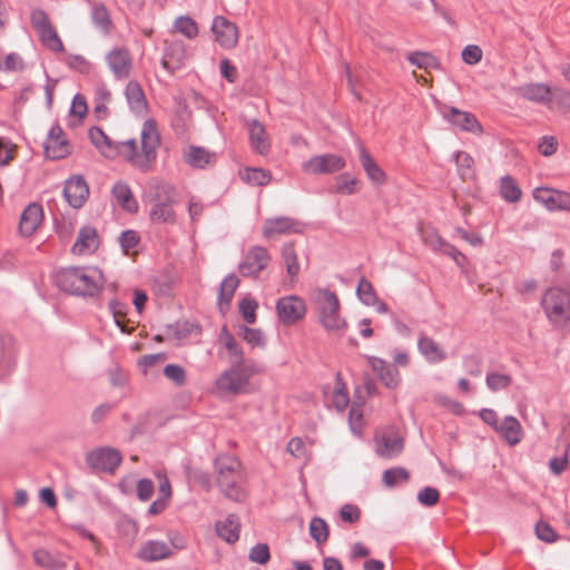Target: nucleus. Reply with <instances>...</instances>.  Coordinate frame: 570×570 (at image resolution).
Listing matches in <instances>:
<instances>
[{
  "mask_svg": "<svg viewBox=\"0 0 570 570\" xmlns=\"http://www.w3.org/2000/svg\"><path fill=\"white\" fill-rule=\"evenodd\" d=\"M166 333L176 340H184L194 334L199 335L202 333V327L196 322L179 320L176 323L168 325Z\"/></svg>",
  "mask_w": 570,
  "mask_h": 570,
  "instance_id": "obj_33",
  "label": "nucleus"
},
{
  "mask_svg": "<svg viewBox=\"0 0 570 570\" xmlns=\"http://www.w3.org/2000/svg\"><path fill=\"white\" fill-rule=\"evenodd\" d=\"M269 559V548L266 543H257L249 551V560L258 564H266Z\"/></svg>",
  "mask_w": 570,
  "mask_h": 570,
  "instance_id": "obj_52",
  "label": "nucleus"
},
{
  "mask_svg": "<svg viewBox=\"0 0 570 570\" xmlns=\"http://www.w3.org/2000/svg\"><path fill=\"white\" fill-rule=\"evenodd\" d=\"M407 60L416 66L417 68L429 70L439 68V62L436 58L430 53L424 51L412 52L407 56Z\"/></svg>",
  "mask_w": 570,
  "mask_h": 570,
  "instance_id": "obj_43",
  "label": "nucleus"
},
{
  "mask_svg": "<svg viewBox=\"0 0 570 570\" xmlns=\"http://www.w3.org/2000/svg\"><path fill=\"white\" fill-rule=\"evenodd\" d=\"M240 523L236 514H228L224 521L216 523V533L228 543L239 539Z\"/></svg>",
  "mask_w": 570,
  "mask_h": 570,
  "instance_id": "obj_30",
  "label": "nucleus"
},
{
  "mask_svg": "<svg viewBox=\"0 0 570 570\" xmlns=\"http://www.w3.org/2000/svg\"><path fill=\"white\" fill-rule=\"evenodd\" d=\"M485 383L491 391L497 392L509 387L512 377L508 374L492 372L487 374Z\"/></svg>",
  "mask_w": 570,
  "mask_h": 570,
  "instance_id": "obj_49",
  "label": "nucleus"
},
{
  "mask_svg": "<svg viewBox=\"0 0 570 570\" xmlns=\"http://www.w3.org/2000/svg\"><path fill=\"white\" fill-rule=\"evenodd\" d=\"M33 559L38 566L50 570H62L66 568V563L62 560L45 549H37L33 552Z\"/></svg>",
  "mask_w": 570,
  "mask_h": 570,
  "instance_id": "obj_39",
  "label": "nucleus"
},
{
  "mask_svg": "<svg viewBox=\"0 0 570 570\" xmlns=\"http://www.w3.org/2000/svg\"><path fill=\"white\" fill-rule=\"evenodd\" d=\"M125 96L128 106L132 112L139 116H144L148 110V104L145 92L136 80H130L125 89Z\"/></svg>",
  "mask_w": 570,
  "mask_h": 570,
  "instance_id": "obj_23",
  "label": "nucleus"
},
{
  "mask_svg": "<svg viewBox=\"0 0 570 570\" xmlns=\"http://www.w3.org/2000/svg\"><path fill=\"white\" fill-rule=\"evenodd\" d=\"M258 308V304L255 299L244 298L239 303V312L244 318V321L248 324H254L256 322V309Z\"/></svg>",
  "mask_w": 570,
  "mask_h": 570,
  "instance_id": "obj_51",
  "label": "nucleus"
},
{
  "mask_svg": "<svg viewBox=\"0 0 570 570\" xmlns=\"http://www.w3.org/2000/svg\"><path fill=\"white\" fill-rule=\"evenodd\" d=\"M410 480V472L402 466L387 469L383 472L382 482L387 488H394L400 483H406Z\"/></svg>",
  "mask_w": 570,
  "mask_h": 570,
  "instance_id": "obj_41",
  "label": "nucleus"
},
{
  "mask_svg": "<svg viewBox=\"0 0 570 570\" xmlns=\"http://www.w3.org/2000/svg\"><path fill=\"white\" fill-rule=\"evenodd\" d=\"M417 348L430 363H440L446 358V353L440 344L424 334L419 337Z\"/></svg>",
  "mask_w": 570,
  "mask_h": 570,
  "instance_id": "obj_27",
  "label": "nucleus"
},
{
  "mask_svg": "<svg viewBox=\"0 0 570 570\" xmlns=\"http://www.w3.org/2000/svg\"><path fill=\"white\" fill-rule=\"evenodd\" d=\"M356 293L363 304L374 307L379 313L387 312L386 304L380 299L374 287H356Z\"/></svg>",
  "mask_w": 570,
  "mask_h": 570,
  "instance_id": "obj_38",
  "label": "nucleus"
},
{
  "mask_svg": "<svg viewBox=\"0 0 570 570\" xmlns=\"http://www.w3.org/2000/svg\"><path fill=\"white\" fill-rule=\"evenodd\" d=\"M30 21L37 32L51 23L48 14L42 9L32 10Z\"/></svg>",
  "mask_w": 570,
  "mask_h": 570,
  "instance_id": "obj_59",
  "label": "nucleus"
},
{
  "mask_svg": "<svg viewBox=\"0 0 570 570\" xmlns=\"http://www.w3.org/2000/svg\"><path fill=\"white\" fill-rule=\"evenodd\" d=\"M541 304L554 325L566 326L570 323V287H548Z\"/></svg>",
  "mask_w": 570,
  "mask_h": 570,
  "instance_id": "obj_5",
  "label": "nucleus"
},
{
  "mask_svg": "<svg viewBox=\"0 0 570 570\" xmlns=\"http://www.w3.org/2000/svg\"><path fill=\"white\" fill-rule=\"evenodd\" d=\"M462 59L468 65H476L482 59V49L476 45H469L462 50Z\"/></svg>",
  "mask_w": 570,
  "mask_h": 570,
  "instance_id": "obj_57",
  "label": "nucleus"
},
{
  "mask_svg": "<svg viewBox=\"0 0 570 570\" xmlns=\"http://www.w3.org/2000/svg\"><path fill=\"white\" fill-rule=\"evenodd\" d=\"M147 195L151 205L149 218L153 224H175L176 213L174 205L176 204V189L174 186L161 180H153L149 185Z\"/></svg>",
  "mask_w": 570,
  "mask_h": 570,
  "instance_id": "obj_3",
  "label": "nucleus"
},
{
  "mask_svg": "<svg viewBox=\"0 0 570 570\" xmlns=\"http://www.w3.org/2000/svg\"><path fill=\"white\" fill-rule=\"evenodd\" d=\"M309 534L318 544L325 543L328 539V525L325 520L314 517L309 522Z\"/></svg>",
  "mask_w": 570,
  "mask_h": 570,
  "instance_id": "obj_45",
  "label": "nucleus"
},
{
  "mask_svg": "<svg viewBox=\"0 0 570 570\" xmlns=\"http://www.w3.org/2000/svg\"><path fill=\"white\" fill-rule=\"evenodd\" d=\"M43 217L42 207L37 203L29 204L21 214L19 230L23 236L32 235Z\"/></svg>",
  "mask_w": 570,
  "mask_h": 570,
  "instance_id": "obj_21",
  "label": "nucleus"
},
{
  "mask_svg": "<svg viewBox=\"0 0 570 570\" xmlns=\"http://www.w3.org/2000/svg\"><path fill=\"white\" fill-rule=\"evenodd\" d=\"M184 57L185 53L181 43H173L166 48L161 65L166 70L173 72L180 67Z\"/></svg>",
  "mask_w": 570,
  "mask_h": 570,
  "instance_id": "obj_36",
  "label": "nucleus"
},
{
  "mask_svg": "<svg viewBox=\"0 0 570 570\" xmlns=\"http://www.w3.org/2000/svg\"><path fill=\"white\" fill-rule=\"evenodd\" d=\"M455 164L462 179H469L473 177L474 160L468 153L458 151L455 154Z\"/></svg>",
  "mask_w": 570,
  "mask_h": 570,
  "instance_id": "obj_47",
  "label": "nucleus"
},
{
  "mask_svg": "<svg viewBox=\"0 0 570 570\" xmlns=\"http://www.w3.org/2000/svg\"><path fill=\"white\" fill-rule=\"evenodd\" d=\"M40 42L53 52L63 51V43L59 38L52 23L39 30L38 32Z\"/></svg>",
  "mask_w": 570,
  "mask_h": 570,
  "instance_id": "obj_37",
  "label": "nucleus"
},
{
  "mask_svg": "<svg viewBox=\"0 0 570 570\" xmlns=\"http://www.w3.org/2000/svg\"><path fill=\"white\" fill-rule=\"evenodd\" d=\"M342 521L347 523H356L361 518V510L354 504H344L340 510Z\"/></svg>",
  "mask_w": 570,
  "mask_h": 570,
  "instance_id": "obj_58",
  "label": "nucleus"
},
{
  "mask_svg": "<svg viewBox=\"0 0 570 570\" xmlns=\"http://www.w3.org/2000/svg\"><path fill=\"white\" fill-rule=\"evenodd\" d=\"M370 365L387 389H395L400 384L401 376L395 365L379 357H370Z\"/></svg>",
  "mask_w": 570,
  "mask_h": 570,
  "instance_id": "obj_20",
  "label": "nucleus"
},
{
  "mask_svg": "<svg viewBox=\"0 0 570 570\" xmlns=\"http://www.w3.org/2000/svg\"><path fill=\"white\" fill-rule=\"evenodd\" d=\"M358 183L356 178L347 179L346 175H341L336 178V193L353 195L356 193Z\"/></svg>",
  "mask_w": 570,
  "mask_h": 570,
  "instance_id": "obj_53",
  "label": "nucleus"
},
{
  "mask_svg": "<svg viewBox=\"0 0 570 570\" xmlns=\"http://www.w3.org/2000/svg\"><path fill=\"white\" fill-rule=\"evenodd\" d=\"M45 155L50 159H61L69 154V146L67 139H46Z\"/></svg>",
  "mask_w": 570,
  "mask_h": 570,
  "instance_id": "obj_40",
  "label": "nucleus"
},
{
  "mask_svg": "<svg viewBox=\"0 0 570 570\" xmlns=\"http://www.w3.org/2000/svg\"><path fill=\"white\" fill-rule=\"evenodd\" d=\"M88 195L89 188L82 177H71L66 181L63 196L71 207L80 208L87 200Z\"/></svg>",
  "mask_w": 570,
  "mask_h": 570,
  "instance_id": "obj_18",
  "label": "nucleus"
},
{
  "mask_svg": "<svg viewBox=\"0 0 570 570\" xmlns=\"http://www.w3.org/2000/svg\"><path fill=\"white\" fill-rule=\"evenodd\" d=\"M98 245L97 230L94 227L86 226L79 230L77 240L72 246V253L78 255L92 253L98 248Z\"/></svg>",
  "mask_w": 570,
  "mask_h": 570,
  "instance_id": "obj_25",
  "label": "nucleus"
},
{
  "mask_svg": "<svg viewBox=\"0 0 570 570\" xmlns=\"http://www.w3.org/2000/svg\"><path fill=\"white\" fill-rule=\"evenodd\" d=\"M247 383L248 375L237 366L224 371L215 381L216 389L227 394H238Z\"/></svg>",
  "mask_w": 570,
  "mask_h": 570,
  "instance_id": "obj_10",
  "label": "nucleus"
},
{
  "mask_svg": "<svg viewBox=\"0 0 570 570\" xmlns=\"http://www.w3.org/2000/svg\"><path fill=\"white\" fill-rule=\"evenodd\" d=\"M249 140L253 149L259 155H266L269 151L271 144L267 132L258 120H253L249 124Z\"/></svg>",
  "mask_w": 570,
  "mask_h": 570,
  "instance_id": "obj_29",
  "label": "nucleus"
},
{
  "mask_svg": "<svg viewBox=\"0 0 570 570\" xmlns=\"http://www.w3.org/2000/svg\"><path fill=\"white\" fill-rule=\"evenodd\" d=\"M87 111L88 107L85 97L76 95L71 104L70 114L81 119L87 115Z\"/></svg>",
  "mask_w": 570,
  "mask_h": 570,
  "instance_id": "obj_63",
  "label": "nucleus"
},
{
  "mask_svg": "<svg viewBox=\"0 0 570 570\" xmlns=\"http://www.w3.org/2000/svg\"><path fill=\"white\" fill-rule=\"evenodd\" d=\"M216 484L229 500L243 502L247 497L246 476L242 463L233 455L223 454L215 460Z\"/></svg>",
  "mask_w": 570,
  "mask_h": 570,
  "instance_id": "obj_2",
  "label": "nucleus"
},
{
  "mask_svg": "<svg viewBox=\"0 0 570 570\" xmlns=\"http://www.w3.org/2000/svg\"><path fill=\"white\" fill-rule=\"evenodd\" d=\"M500 189L502 197L510 203H515L521 197V189L511 176L501 178Z\"/></svg>",
  "mask_w": 570,
  "mask_h": 570,
  "instance_id": "obj_44",
  "label": "nucleus"
},
{
  "mask_svg": "<svg viewBox=\"0 0 570 570\" xmlns=\"http://www.w3.org/2000/svg\"><path fill=\"white\" fill-rule=\"evenodd\" d=\"M287 451L295 458L302 459L306 455L305 443L299 438H293L287 443Z\"/></svg>",
  "mask_w": 570,
  "mask_h": 570,
  "instance_id": "obj_64",
  "label": "nucleus"
},
{
  "mask_svg": "<svg viewBox=\"0 0 570 570\" xmlns=\"http://www.w3.org/2000/svg\"><path fill=\"white\" fill-rule=\"evenodd\" d=\"M317 321L327 332H340L346 328L347 322L341 314L337 295L328 288H320L314 297Z\"/></svg>",
  "mask_w": 570,
  "mask_h": 570,
  "instance_id": "obj_4",
  "label": "nucleus"
},
{
  "mask_svg": "<svg viewBox=\"0 0 570 570\" xmlns=\"http://www.w3.org/2000/svg\"><path fill=\"white\" fill-rule=\"evenodd\" d=\"M332 403L337 411H344L350 403L347 390L340 374L336 375L335 387L332 395Z\"/></svg>",
  "mask_w": 570,
  "mask_h": 570,
  "instance_id": "obj_42",
  "label": "nucleus"
},
{
  "mask_svg": "<svg viewBox=\"0 0 570 570\" xmlns=\"http://www.w3.org/2000/svg\"><path fill=\"white\" fill-rule=\"evenodd\" d=\"M242 337L253 346H263L265 342L264 334L259 328L242 326Z\"/></svg>",
  "mask_w": 570,
  "mask_h": 570,
  "instance_id": "obj_55",
  "label": "nucleus"
},
{
  "mask_svg": "<svg viewBox=\"0 0 570 570\" xmlns=\"http://www.w3.org/2000/svg\"><path fill=\"white\" fill-rule=\"evenodd\" d=\"M440 500V493L438 489L432 487H425L417 493V501L425 507H433Z\"/></svg>",
  "mask_w": 570,
  "mask_h": 570,
  "instance_id": "obj_54",
  "label": "nucleus"
},
{
  "mask_svg": "<svg viewBox=\"0 0 570 570\" xmlns=\"http://www.w3.org/2000/svg\"><path fill=\"white\" fill-rule=\"evenodd\" d=\"M186 161L195 168H205L216 163V154L203 147L190 146L185 155Z\"/></svg>",
  "mask_w": 570,
  "mask_h": 570,
  "instance_id": "obj_31",
  "label": "nucleus"
},
{
  "mask_svg": "<svg viewBox=\"0 0 570 570\" xmlns=\"http://www.w3.org/2000/svg\"><path fill=\"white\" fill-rule=\"evenodd\" d=\"M175 30L188 39H194L198 35V26L195 20L187 16H180L175 20Z\"/></svg>",
  "mask_w": 570,
  "mask_h": 570,
  "instance_id": "obj_46",
  "label": "nucleus"
},
{
  "mask_svg": "<svg viewBox=\"0 0 570 570\" xmlns=\"http://www.w3.org/2000/svg\"><path fill=\"white\" fill-rule=\"evenodd\" d=\"M212 31L215 35V40L223 48L232 49L238 42L239 32L237 26L223 16L214 18Z\"/></svg>",
  "mask_w": 570,
  "mask_h": 570,
  "instance_id": "obj_11",
  "label": "nucleus"
},
{
  "mask_svg": "<svg viewBox=\"0 0 570 570\" xmlns=\"http://www.w3.org/2000/svg\"><path fill=\"white\" fill-rule=\"evenodd\" d=\"M171 550L166 542L150 540L147 541L139 550L138 557L144 561H158L168 558Z\"/></svg>",
  "mask_w": 570,
  "mask_h": 570,
  "instance_id": "obj_28",
  "label": "nucleus"
},
{
  "mask_svg": "<svg viewBox=\"0 0 570 570\" xmlns=\"http://www.w3.org/2000/svg\"><path fill=\"white\" fill-rule=\"evenodd\" d=\"M360 161L366 173V176L376 186H382L386 183V174L373 159L362 142H358Z\"/></svg>",
  "mask_w": 570,
  "mask_h": 570,
  "instance_id": "obj_22",
  "label": "nucleus"
},
{
  "mask_svg": "<svg viewBox=\"0 0 570 570\" xmlns=\"http://www.w3.org/2000/svg\"><path fill=\"white\" fill-rule=\"evenodd\" d=\"M403 448V439L394 431H385L376 438V452L384 459L397 456Z\"/></svg>",
  "mask_w": 570,
  "mask_h": 570,
  "instance_id": "obj_19",
  "label": "nucleus"
},
{
  "mask_svg": "<svg viewBox=\"0 0 570 570\" xmlns=\"http://www.w3.org/2000/svg\"><path fill=\"white\" fill-rule=\"evenodd\" d=\"M514 90L518 96L538 104H546L551 99V88L546 83H525Z\"/></svg>",
  "mask_w": 570,
  "mask_h": 570,
  "instance_id": "obj_24",
  "label": "nucleus"
},
{
  "mask_svg": "<svg viewBox=\"0 0 570 570\" xmlns=\"http://www.w3.org/2000/svg\"><path fill=\"white\" fill-rule=\"evenodd\" d=\"M106 61L117 80L129 78L132 69V60L126 48H114L106 56Z\"/></svg>",
  "mask_w": 570,
  "mask_h": 570,
  "instance_id": "obj_13",
  "label": "nucleus"
},
{
  "mask_svg": "<svg viewBox=\"0 0 570 570\" xmlns=\"http://www.w3.org/2000/svg\"><path fill=\"white\" fill-rule=\"evenodd\" d=\"M442 116L454 127L465 131L481 132L482 126L471 112L460 110L455 107H443Z\"/></svg>",
  "mask_w": 570,
  "mask_h": 570,
  "instance_id": "obj_14",
  "label": "nucleus"
},
{
  "mask_svg": "<svg viewBox=\"0 0 570 570\" xmlns=\"http://www.w3.org/2000/svg\"><path fill=\"white\" fill-rule=\"evenodd\" d=\"M419 232L423 243L432 250L450 256L459 265L465 261V256L453 245L443 239L433 227L420 226Z\"/></svg>",
  "mask_w": 570,
  "mask_h": 570,
  "instance_id": "obj_8",
  "label": "nucleus"
},
{
  "mask_svg": "<svg viewBox=\"0 0 570 570\" xmlns=\"http://www.w3.org/2000/svg\"><path fill=\"white\" fill-rule=\"evenodd\" d=\"M112 195L117 203L128 213H136L138 210V204L127 184L117 183L112 188Z\"/></svg>",
  "mask_w": 570,
  "mask_h": 570,
  "instance_id": "obj_34",
  "label": "nucleus"
},
{
  "mask_svg": "<svg viewBox=\"0 0 570 570\" xmlns=\"http://www.w3.org/2000/svg\"><path fill=\"white\" fill-rule=\"evenodd\" d=\"M120 245L126 254L135 248L139 242V236L135 230H125L119 237Z\"/></svg>",
  "mask_w": 570,
  "mask_h": 570,
  "instance_id": "obj_60",
  "label": "nucleus"
},
{
  "mask_svg": "<svg viewBox=\"0 0 570 570\" xmlns=\"http://www.w3.org/2000/svg\"><path fill=\"white\" fill-rule=\"evenodd\" d=\"M533 197L549 210L570 212V194L568 193L549 188H537L533 191Z\"/></svg>",
  "mask_w": 570,
  "mask_h": 570,
  "instance_id": "obj_15",
  "label": "nucleus"
},
{
  "mask_svg": "<svg viewBox=\"0 0 570 570\" xmlns=\"http://www.w3.org/2000/svg\"><path fill=\"white\" fill-rule=\"evenodd\" d=\"M243 179L255 186H265L271 179V173L262 168H247L243 175Z\"/></svg>",
  "mask_w": 570,
  "mask_h": 570,
  "instance_id": "obj_48",
  "label": "nucleus"
},
{
  "mask_svg": "<svg viewBox=\"0 0 570 570\" xmlns=\"http://www.w3.org/2000/svg\"><path fill=\"white\" fill-rule=\"evenodd\" d=\"M282 258L286 268V274L289 283L298 282V274L301 271L297 254L292 243L285 244L282 248Z\"/></svg>",
  "mask_w": 570,
  "mask_h": 570,
  "instance_id": "obj_32",
  "label": "nucleus"
},
{
  "mask_svg": "<svg viewBox=\"0 0 570 570\" xmlns=\"http://www.w3.org/2000/svg\"><path fill=\"white\" fill-rule=\"evenodd\" d=\"M497 432L500 433L502 439L510 445H515L521 442L523 433L522 426L518 419L508 415L499 424Z\"/></svg>",
  "mask_w": 570,
  "mask_h": 570,
  "instance_id": "obj_26",
  "label": "nucleus"
},
{
  "mask_svg": "<svg viewBox=\"0 0 570 570\" xmlns=\"http://www.w3.org/2000/svg\"><path fill=\"white\" fill-rule=\"evenodd\" d=\"M345 167V159L338 155L325 154L312 157L302 165L308 174H332Z\"/></svg>",
  "mask_w": 570,
  "mask_h": 570,
  "instance_id": "obj_9",
  "label": "nucleus"
},
{
  "mask_svg": "<svg viewBox=\"0 0 570 570\" xmlns=\"http://www.w3.org/2000/svg\"><path fill=\"white\" fill-rule=\"evenodd\" d=\"M302 224L291 217H276L266 219L263 227V234L267 238L279 235L302 233Z\"/></svg>",
  "mask_w": 570,
  "mask_h": 570,
  "instance_id": "obj_17",
  "label": "nucleus"
},
{
  "mask_svg": "<svg viewBox=\"0 0 570 570\" xmlns=\"http://www.w3.org/2000/svg\"><path fill=\"white\" fill-rule=\"evenodd\" d=\"M538 148L543 156L549 157L557 151L558 141L553 136H544L541 138Z\"/></svg>",
  "mask_w": 570,
  "mask_h": 570,
  "instance_id": "obj_62",
  "label": "nucleus"
},
{
  "mask_svg": "<svg viewBox=\"0 0 570 570\" xmlns=\"http://www.w3.org/2000/svg\"><path fill=\"white\" fill-rule=\"evenodd\" d=\"M63 294L81 297H98L102 287H60Z\"/></svg>",
  "mask_w": 570,
  "mask_h": 570,
  "instance_id": "obj_56",
  "label": "nucleus"
},
{
  "mask_svg": "<svg viewBox=\"0 0 570 570\" xmlns=\"http://www.w3.org/2000/svg\"><path fill=\"white\" fill-rule=\"evenodd\" d=\"M89 138L104 156L108 158L121 156L142 173L150 170L157 158V149L160 146V136L153 119L146 120L142 125L140 132L141 151H138L136 139L112 141L98 127H92L89 130Z\"/></svg>",
  "mask_w": 570,
  "mask_h": 570,
  "instance_id": "obj_1",
  "label": "nucleus"
},
{
  "mask_svg": "<svg viewBox=\"0 0 570 570\" xmlns=\"http://www.w3.org/2000/svg\"><path fill=\"white\" fill-rule=\"evenodd\" d=\"M92 23L104 33H109L111 27V18L108 9L101 2L91 3L90 12Z\"/></svg>",
  "mask_w": 570,
  "mask_h": 570,
  "instance_id": "obj_35",
  "label": "nucleus"
},
{
  "mask_svg": "<svg viewBox=\"0 0 570 570\" xmlns=\"http://www.w3.org/2000/svg\"><path fill=\"white\" fill-rule=\"evenodd\" d=\"M269 263V255L264 247H253L239 265V273L243 276H255Z\"/></svg>",
  "mask_w": 570,
  "mask_h": 570,
  "instance_id": "obj_16",
  "label": "nucleus"
},
{
  "mask_svg": "<svg viewBox=\"0 0 570 570\" xmlns=\"http://www.w3.org/2000/svg\"><path fill=\"white\" fill-rule=\"evenodd\" d=\"M121 461V453L109 446L95 449L86 455V463L95 472L114 473Z\"/></svg>",
  "mask_w": 570,
  "mask_h": 570,
  "instance_id": "obj_6",
  "label": "nucleus"
},
{
  "mask_svg": "<svg viewBox=\"0 0 570 570\" xmlns=\"http://www.w3.org/2000/svg\"><path fill=\"white\" fill-rule=\"evenodd\" d=\"M100 273L97 268H90L87 272L81 268L69 267L55 274L56 285H76L83 283L85 285H98L96 276Z\"/></svg>",
  "mask_w": 570,
  "mask_h": 570,
  "instance_id": "obj_12",
  "label": "nucleus"
},
{
  "mask_svg": "<svg viewBox=\"0 0 570 570\" xmlns=\"http://www.w3.org/2000/svg\"><path fill=\"white\" fill-rule=\"evenodd\" d=\"M154 482L149 479H140L137 483V495L141 501H148L154 494Z\"/></svg>",
  "mask_w": 570,
  "mask_h": 570,
  "instance_id": "obj_61",
  "label": "nucleus"
},
{
  "mask_svg": "<svg viewBox=\"0 0 570 570\" xmlns=\"http://www.w3.org/2000/svg\"><path fill=\"white\" fill-rule=\"evenodd\" d=\"M164 375L177 386L185 385L187 381L185 368L178 364H167L164 368Z\"/></svg>",
  "mask_w": 570,
  "mask_h": 570,
  "instance_id": "obj_50",
  "label": "nucleus"
},
{
  "mask_svg": "<svg viewBox=\"0 0 570 570\" xmlns=\"http://www.w3.org/2000/svg\"><path fill=\"white\" fill-rule=\"evenodd\" d=\"M306 311L305 301L296 295L281 297L276 303L278 320L285 326H292L302 321Z\"/></svg>",
  "mask_w": 570,
  "mask_h": 570,
  "instance_id": "obj_7",
  "label": "nucleus"
}]
</instances>
